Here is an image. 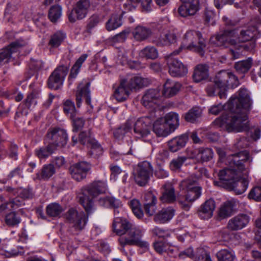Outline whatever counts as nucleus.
<instances>
[{"label": "nucleus", "mask_w": 261, "mask_h": 261, "mask_svg": "<svg viewBox=\"0 0 261 261\" xmlns=\"http://www.w3.org/2000/svg\"><path fill=\"white\" fill-rule=\"evenodd\" d=\"M251 106V99L247 90L241 88L238 95L231 96L225 106L214 105L209 109V112L217 115L224 108L227 112L216 119L214 124L228 132H242L249 128L248 114Z\"/></svg>", "instance_id": "1"}, {"label": "nucleus", "mask_w": 261, "mask_h": 261, "mask_svg": "<svg viewBox=\"0 0 261 261\" xmlns=\"http://www.w3.org/2000/svg\"><path fill=\"white\" fill-rule=\"evenodd\" d=\"M257 30L255 27H245L239 32L238 37L234 39L236 34L235 30H225L210 39L211 44L217 46L227 47L233 46L237 50L244 49L251 51L255 47Z\"/></svg>", "instance_id": "2"}, {"label": "nucleus", "mask_w": 261, "mask_h": 261, "mask_svg": "<svg viewBox=\"0 0 261 261\" xmlns=\"http://www.w3.org/2000/svg\"><path fill=\"white\" fill-rule=\"evenodd\" d=\"M229 167L220 171L219 181H214V185L225 188V185L231 184L241 176V173L247 175L249 172V166L252 161L247 151H240L229 155L228 158Z\"/></svg>", "instance_id": "3"}, {"label": "nucleus", "mask_w": 261, "mask_h": 261, "mask_svg": "<svg viewBox=\"0 0 261 261\" xmlns=\"http://www.w3.org/2000/svg\"><path fill=\"white\" fill-rule=\"evenodd\" d=\"M107 190V183L104 180H94L82 189L79 195V202L88 215L95 210L93 199L100 194L106 193Z\"/></svg>", "instance_id": "4"}, {"label": "nucleus", "mask_w": 261, "mask_h": 261, "mask_svg": "<svg viewBox=\"0 0 261 261\" xmlns=\"http://www.w3.org/2000/svg\"><path fill=\"white\" fill-rule=\"evenodd\" d=\"M143 232L142 230L132 224L125 235L119 238L118 242L120 245L122 247L126 245H135L147 250L149 248V244L148 242L141 240Z\"/></svg>", "instance_id": "5"}, {"label": "nucleus", "mask_w": 261, "mask_h": 261, "mask_svg": "<svg viewBox=\"0 0 261 261\" xmlns=\"http://www.w3.org/2000/svg\"><path fill=\"white\" fill-rule=\"evenodd\" d=\"M218 88L225 91L227 88H234L239 85L238 77L232 72L222 70L219 72L214 79Z\"/></svg>", "instance_id": "6"}, {"label": "nucleus", "mask_w": 261, "mask_h": 261, "mask_svg": "<svg viewBox=\"0 0 261 261\" xmlns=\"http://www.w3.org/2000/svg\"><path fill=\"white\" fill-rule=\"evenodd\" d=\"M65 217L71 226L77 231L84 229L88 221V216L84 212H78L74 208L69 209L66 213Z\"/></svg>", "instance_id": "7"}, {"label": "nucleus", "mask_w": 261, "mask_h": 261, "mask_svg": "<svg viewBox=\"0 0 261 261\" xmlns=\"http://www.w3.org/2000/svg\"><path fill=\"white\" fill-rule=\"evenodd\" d=\"M91 3L89 0H79L74 5L72 10L68 14L70 22L85 18L89 11Z\"/></svg>", "instance_id": "8"}, {"label": "nucleus", "mask_w": 261, "mask_h": 261, "mask_svg": "<svg viewBox=\"0 0 261 261\" xmlns=\"http://www.w3.org/2000/svg\"><path fill=\"white\" fill-rule=\"evenodd\" d=\"M155 117L153 114L139 118L134 125V132L137 137L143 138L149 135Z\"/></svg>", "instance_id": "9"}, {"label": "nucleus", "mask_w": 261, "mask_h": 261, "mask_svg": "<svg viewBox=\"0 0 261 261\" xmlns=\"http://www.w3.org/2000/svg\"><path fill=\"white\" fill-rule=\"evenodd\" d=\"M68 69L66 66L61 65L57 67L48 79V87L54 90L60 89L63 85Z\"/></svg>", "instance_id": "10"}, {"label": "nucleus", "mask_w": 261, "mask_h": 261, "mask_svg": "<svg viewBox=\"0 0 261 261\" xmlns=\"http://www.w3.org/2000/svg\"><path fill=\"white\" fill-rule=\"evenodd\" d=\"M48 143L56 149L57 146H64L67 143L68 136L64 129L60 128L50 129L47 134Z\"/></svg>", "instance_id": "11"}, {"label": "nucleus", "mask_w": 261, "mask_h": 261, "mask_svg": "<svg viewBox=\"0 0 261 261\" xmlns=\"http://www.w3.org/2000/svg\"><path fill=\"white\" fill-rule=\"evenodd\" d=\"M152 168L149 162L147 161L140 163L136 169L135 179L137 184L145 186L148 181L152 173Z\"/></svg>", "instance_id": "12"}, {"label": "nucleus", "mask_w": 261, "mask_h": 261, "mask_svg": "<svg viewBox=\"0 0 261 261\" xmlns=\"http://www.w3.org/2000/svg\"><path fill=\"white\" fill-rule=\"evenodd\" d=\"M91 169V165L85 161H81L71 166L69 169L73 179L80 181L85 179Z\"/></svg>", "instance_id": "13"}, {"label": "nucleus", "mask_w": 261, "mask_h": 261, "mask_svg": "<svg viewBox=\"0 0 261 261\" xmlns=\"http://www.w3.org/2000/svg\"><path fill=\"white\" fill-rule=\"evenodd\" d=\"M161 97L158 89L147 90L142 98V105L147 109H155L161 103Z\"/></svg>", "instance_id": "14"}, {"label": "nucleus", "mask_w": 261, "mask_h": 261, "mask_svg": "<svg viewBox=\"0 0 261 261\" xmlns=\"http://www.w3.org/2000/svg\"><path fill=\"white\" fill-rule=\"evenodd\" d=\"M173 52L167 58L169 72L173 77H181L185 75L188 70L187 67L178 59L173 58Z\"/></svg>", "instance_id": "15"}, {"label": "nucleus", "mask_w": 261, "mask_h": 261, "mask_svg": "<svg viewBox=\"0 0 261 261\" xmlns=\"http://www.w3.org/2000/svg\"><path fill=\"white\" fill-rule=\"evenodd\" d=\"M27 44L28 42L25 40H18L12 42L7 47L3 49L0 53V67L9 62L13 53L16 52L19 48Z\"/></svg>", "instance_id": "16"}, {"label": "nucleus", "mask_w": 261, "mask_h": 261, "mask_svg": "<svg viewBox=\"0 0 261 261\" xmlns=\"http://www.w3.org/2000/svg\"><path fill=\"white\" fill-rule=\"evenodd\" d=\"M178 9L179 14L183 17L194 15L199 10V0H180Z\"/></svg>", "instance_id": "17"}, {"label": "nucleus", "mask_w": 261, "mask_h": 261, "mask_svg": "<svg viewBox=\"0 0 261 261\" xmlns=\"http://www.w3.org/2000/svg\"><path fill=\"white\" fill-rule=\"evenodd\" d=\"M195 190L185 192V195H180L177 200L181 207L186 211H188L191 207V203L199 198L201 195V189L199 187H194Z\"/></svg>", "instance_id": "18"}, {"label": "nucleus", "mask_w": 261, "mask_h": 261, "mask_svg": "<svg viewBox=\"0 0 261 261\" xmlns=\"http://www.w3.org/2000/svg\"><path fill=\"white\" fill-rule=\"evenodd\" d=\"M201 33L195 31H188L184 36L181 45L178 50L173 51L174 54H179L182 50L192 48L194 46L193 43H196V41L199 39Z\"/></svg>", "instance_id": "19"}, {"label": "nucleus", "mask_w": 261, "mask_h": 261, "mask_svg": "<svg viewBox=\"0 0 261 261\" xmlns=\"http://www.w3.org/2000/svg\"><path fill=\"white\" fill-rule=\"evenodd\" d=\"M178 32L176 30L165 31L155 40L158 46H169L177 42Z\"/></svg>", "instance_id": "20"}, {"label": "nucleus", "mask_w": 261, "mask_h": 261, "mask_svg": "<svg viewBox=\"0 0 261 261\" xmlns=\"http://www.w3.org/2000/svg\"><path fill=\"white\" fill-rule=\"evenodd\" d=\"M249 221V217L246 215H238L228 221L227 227L232 231L240 230L246 226Z\"/></svg>", "instance_id": "21"}, {"label": "nucleus", "mask_w": 261, "mask_h": 261, "mask_svg": "<svg viewBox=\"0 0 261 261\" xmlns=\"http://www.w3.org/2000/svg\"><path fill=\"white\" fill-rule=\"evenodd\" d=\"M216 204L215 201L210 199L205 201L199 208L197 213L201 219H208L213 215Z\"/></svg>", "instance_id": "22"}, {"label": "nucleus", "mask_w": 261, "mask_h": 261, "mask_svg": "<svg viewBox=\"0 0 261 261\" xmlns=\"http://www.w3.org/2000/svg\"><path fill=\"white\" fill-rule=\"evenodd\" d=\"M113 96L118 101L125 100L130 94V90L127 86L126 81L122 80L118 85L114 86Z\"/></svg>", "instance_id": "23"}, {"label": "nucleus", "mask_w": 261, "mask_h": 261, "mask_svg": "<svg viewBox=\"0 0 261 261\" xmlns=\"http://www.w3.org/2000/svg\"><path fill=\"white\" fill-rule=\"evenodd\" d=\"M89 83H81L77 88L76 94V105L80 107L82 99H85L86 102L90 105L91 102L90 91L89 90Z\"/></svg>", "instance_id": "24"}, {"label": "nucleus", "mask_w": 261, "mask_h": 261, "mask_svg": "<svg viewBox=\"0 0 261 261\" xmlns=\"http://www.w3.org/2000/svg\"><path fill=\"white\" fill-rule=\"evenodd\" d=\"M132 224L125 219L120 217L115 218L113 223V231L120 237L126 234Z\"/></svg>", "instance_id": "25"}, {"label": "nucleus", "mask_w": 261, "mask_h": 261, "mask_svg": "<svg viewBox=\"0 0 261 261\" xmlns=\"http://www.w3.org/2000/svg\"><path fill=\"white\" fill-rule=\"evenodd\" d=\"M153 131L158 137H166L173 131L171 130L165 123L163 118H161L155 121L153 124Z\"/></svg>", "instance_id": "26"}, {"label": "nucleus", "mask_w": 261, "mask_h": 261, "mask_svg": "<svg viewBox=\"0 0 261 261\" xmlns=\"http://www.w3.org/2000/svg\"><path fill=\"white\" fill-rule=\"evenodd\" d=\"M188 140V136L186 134H182L174 137L168 142L169 149L175 152L184 148Z\"/></svg>", "instance_id": "27"}, {"label": "nucleus", "mask_w": 261, "mask_h": 261, "mask_svg": "<svg viewBox=\"0 0 261 261\" xmlns=\"http://www.w3.org/2000/svg\"><path fill=\"white\" fill-rule=\"evenodd\" d=\"M175 210L171 207L164 208L154 216V221L158 223H165L170 221L174 216Z\"/></svg>", "instance_id": "28"}, {"label": "nucleus", "mask_w": 261, "mask_h": 261, "mask_svg": "<svg viewBox=\"0 0 261 261\" xmlns=\"http://www.w3.org/2000/svg\"><path fill=\"white\" fill-rule=\"evenodd\" d=\"M249 181L246 178L241 180H236L231 184L229 183L225 185V189L232 190L236 194L240 195L245 192L248 188Z\"/></svg>", "instance_id": "29"}, {"label": "nucleus", "mask_w": 261, "mask_h": 261, "mask_svg": "<svg viewBox=\"0 0 261 261\" xmlns=\"http://www.w3.org/2000/svg\"><path fill=\"white\" fill-rule=\"evenodd\" d=\"M181 86V84L178 82L167 80L164 85L163 95L167 97L173 96L178 93Z\"/></svg>", "instance_id": "30"}, {"label": "nucleus", "mask_w": 261, "mask_h": 261, "mask_svg": "<svg viewBox=\"0 0 261 261\" xmlns=\"http://www.w3.org/2000/svg\"><path fill=\"white\" fill-rule=\"evenodd\" d=\"M236 202L233 200L227 201L220 207L218 216L221 219H225L231 216L234 212Z\"/></svg>", "instance_id": "31"}, {"label": "nucleus", "mask_w": 261, "mask_h": 261, "mask_svg": "<svg viewBox=\"0 0 261 261\" xmlns=\"http://www.w3.org/2000/svg\"><path fill=\"white\" fill-rule=\"evenodd\" d=\"M151 31L149 28L138 25L132 32L134 38L138 41H142L148 39L151 35Z\"/></svg>", "instance_id": "32"}, {"label": "nucleus", "mask_w": 261, "mask_h": 261, "mask_svg": "<svg viewBox=\"0 0 261 261\" xmlns=\"http://www.w3.org/2000/svg\"><path fill=\"white\" fill-rule=\"evenodd\" d=\"M194 158L198 162H208L213 157V151L209 148H200L195 150Z\"/></svg>", "instance_id": "33"}, {"label": "nucleus", "mask_w": 261, "mask_h": 261, "mask_svg": "<svg viewBox=\"0 0 261 261\" xmlns=\"http://www.w3.org/2000/svg\"><path fill=\"white\" fill-rule=\"evenodd\" d=\"M252 64V59L248 58L246 60L235 63L234 68L238 73L244 74L250 69Z\"/></svg>", "instance_id": "34"}, {"label": "nucleus", "mask_w": 261, "mask_h": 261, "mask_svg": "<svg viewBox=\"0 0 261 261\" xmlns=\"http://www.w3.org/2000/svg\"><path fill=\"white\" fill-rule=\"evenodd\" d=\"M165 123H167L169 128L174 132L179 125V118L178 115L175 112L167 113L164 118Z\"/></svg>", "instance_id": "35"}, {"label": "nucleus", "mask_w": 261, "mask_h": 261, "mask_svg": "<svg viewBox=\"0 0 261 261\" xmlns=\"http://www.w3.org/2000/svg\"><path fill=\"white\" fill-rule=\"evenodd\" d=\"M208 76V67L202 64L198 65L195 68L193 77L195 82L198 83L206 79Z\"/></svg>", "instance_id": "36"}, {"label": "nucleus", "mask_w": 261, "mask_h": 261, "mask_svg": "<svg viewBox=\"0 0 261 261\" xmlns=\"http://www.w3.org/2000/svg\"><path fill=\"white\" fill-rule=\"evenodd\" d=\"M206 91L209 96H214L218 94L221 99H226V94L222 88H219L216 84L215 81L214 83H211L207 85L206 88Z\"/></svg>", "instance_id": "37"}, {"label": "nucleus", "mask_w": 261, "mask_h": 261, "mask_svg": "<svg viewBox=\"0 0 261 261\" xmlns=\"http://www.w3.org/2000/svg\"><path fill=\"white\" fill-rule=\"evenodd\" d=\"M98 203L100 205L106 207H113L119 208L121 206L122 204L120 200L116 199L111 196H105L100 197L98 199Z\"/></svg>", "instance_id": "38"}, {"label": "nucleus", "mask_w": 261, "mask_h": 261, "mask_svg": "<svg viewBox=\"0 0 261 261\" xmlns=\"http://www.w3.org/2000/svg\"><path fill=\"white\" fill-rule=\"evenodd\" d=\"M176 199L174 189L171 185H167L164 187L161 200L163 202H172Z\"/></svg>", "instance_id": "39"}, {"label": "nucleus", "mask_w": 261, "mask_h": 261, "mask_svg": "<svg viewBox=\"0 0 261 261\" xmlns=\"http://www.w3.org/2000/svg\"><path fill=\"white\" fill-rule=\"evenodd\" d=\"M139 56L147 59L154 60L158 57L157 49L152 46H147L141 49L139 53Z\"/></svg>", "instance_id": "40"}, {"label": "nucleus", "mask_w": 261, "mask_h": 261, "mask_svg": "<svg viewBox=\"0 0 261 261\" xmlns=\"http://www.w3.org/2000/svg\"><path fill=\"white\" fill-rule=\"evenodd\" d=\"M147 83V79L138 76H133L128 82L126 81L127 86L129 90L141 88L143 86H146Z\"/></svg>", "instance_id": "41"}, {"label": "nucleus", "mask_w": 261, "mask_h": 261, "mask_svg": "<svg viewBox=\"0 0 261 261\" xmlns=\"http://www.w3.org/2000/svg\"><path fill=\"white\" fill-rule=\"evenodd\" d=\"M56 150L55 147L48 143L46 146H43L35 150V155L40 159H46Z\"/></svg>", "instance_id": "42"}, {"label": "nucleus", "mask_w": 261, "mask_h": 261, "mask_svg": "<svg viewBox=\"0 0 261 261\" xmlns=\"http://www.w3.org/2000/svg\"><path fill=\"white\" fill-rule=\"evenodd\" d=\"M63 109L64 113L70 118H74L78 115V111L75 109L74 102L69 99L63 102Z\"/></svg>", "instance_id": "43"}, {"label": "nucleus", "mask_w": 261, "mask_h": 261, "mask_svg": "<svg viewBox=\"0 0 261 261\" xmlns=\"http://www.w3.org/2000/svg\"><path fill=\"white\" fill-rule=\"evenodd\" d=\"M55 173V169L51 164L45 165L42 167L40 173L37 174V177L40 179H49Z\"/></svg>", "instance_id": "44"}, {"label": "nucleus", "mask_w": 261, "mask_h": 261, "mask_svg": "<svg viewBox=\"0 0 261 261\" xmlns=\"http://www.w3.org/2000/svg\"><path fill=\"white\" fill-rule=\"evenodd\" d=\"M88 57L87 54H83L76 60L72 67L71 68L69 79H75L80 71L81 67L83 63L85 61Z\"/></svg>", "instance_id": "45"}, {"label": "nucleus", "mask_w": 261, "mask_h": 261, "mask_svg": "<svg viewBox=\"0 0 261 261\" xmlns=\"http://www.w3.org/2000/svg\"><path fill=\"white\" fill-rule=\"evenodd\" d=\"M122 25L120 14H113L111 16L106 23V29L108 31L114 30Z\"/></svg>", "instance_id": "46"}, {"label": "nucleus", "mask_w": 261, "mask_h": 261, "mask_svg": "<svg viewBox=\"0 0 261 261\" xmlns=\"http://www.w3.org/2000/svg\"><path fill=\"white\" fill-rule=\"evenodd\" d=\"M180 187L181 189L185 190V192L195 190L194 187H199L197 184V178L195 177H190L180 182Z\"/></svg>", "instance_id": "47"}, {"label": "nucleus", "mask_w": 261, "mask_h": 261, "mask_svg": "<svg viewBox=\"0 0 261 261\" xmlns=\"http://www.w3.org/2000/svg\"><path fill=\"white\" fill-rule=\"evenodd\" d=\"M65 38V35L63 33L60 31L57 32L51 36L48 42V45L51 47H58L60 45Z\"/></svg>", "instance_id": "48"}, {"label": "nucleus", "mask_w": 261, "mask_h": 261, "mask_svg": "<svg viewBox=\"0 0 261 261\" xmlns=\"http://www.w3.org/2000/svg\"><path fill=\"white\" fill-rule=\"evenodd\" d=\"M195 261H212L210 252L204 248H198L196 250Z\"/></svg>", "instance_id": "49"}, {"label": "nucleus", "mask_w": 261, "mask_h": 261, "mask_svg": "<svg viewBox=\"0 0 261 261\" xmlns=\"http://www.w3.org/2000/svg\"><path fill=\"white\" fill-rule=\"evenodd\" d=\"M5 223L10 227H14L17 226L21 222L20 217L18 216L16 213L12 212L5 216Z\"/></svg>", "instance_id": "50"}, {"label": "nucleus", "mask_w": 261, "mask_h": 261, "mask_svg": "<svg viewBox=\"0 0 261 261\" xmlns=\"http://www.w3.org/2000/svg\"><path fill=\"white\" fill-rule=\"evenodd\" d=\"M219 261H234L235 256L233 252L228 249H222L217 253Z\"/></svg>", "instance_id": "51"}, {"label": "nucleus", "mask_w": 261, "mask_h": 261, "mask_svg": "<svg viewBox=\"0 0 261 261\" xmlns=\"http://www.w3.org/2000/svg\"><path fill=\"white\" fill-rule=\"evenodd\" d=\"M46 211L49 216L57 217L62 212L63 208L58 203H53L47 206Z\"/></svg>", "instance_id": "52"}, {"label": "nucleus", "mask_w": 261, "mask_h": 261, "mask_svg": "<svg viewBox=\"0 0 261 261\" xmlns=\"http://www.w3.org/2000/svg\"><path fill=\"white\" fill-rule=\"evenodd\" d=\"M129 205L132 208L134 214L138 219H141L144 216L141 204L139 200L134 199L129 202Z\"/></svg>", "instance_id": "53"}, {"label": "nucleus", "mask_w": 261, "mask_h": 261, "mask_svg": "<svg viewBox=\"0 0 261 261\" xmlns=\"http://www.w3.org/2000/svg\"><path fill=\"white\" fill-rule=\"evenodd\" d=\"M196 43H193L194 46L191 49H188V50L193 51L198 53L200 56H203L204 53V48L205 47V40L200 35L199 39H198Z\"/></svg>", "instance_id": "54"}, {"label": "nucleus", "mask_w": 261, "mask_h": 261, "mask_svg": "<svg viewBox=\"0 0 261 261\" xmlns=\"http://www.w3.org/2000/svg\"><path fill=\"white\" fill-rule=\"evenodd\" d=\"M201 111L198 108H194L186 114L185 119L186 121L194 123L201 116Z\"/></svg>", "instance_id": "55"}, {"label": "nucleus", "mask_w": 261, "mask_h": 261, "mask_svg": "<svg viewBox=\"0 0 261 261\" xmlns=\"http://www.w3.org/2000/svg\"><path fill=\"white\" fill-rule=\"evenodd\" d=\"M62 15V8L59 5L51 7L49 11L48 17L51 21L56 22Z\"/></svg>", "instance_id": "56"}, {"label": "nucleus", "mask_w": 261, "mask_h": 261, "mask_svg": "<svg viewBox=\"0 0 261 261\" xmlns=\"http://www.w3.org/2000/svg\"><path fill=\"white\" fill-rule=\"evenodd\" d=\"M38 97L37 92H33L29 94L24 100V105L26 108L30 109L32 106H35L37 103L36 99Z\"/></svg>", "instance_id": "57"}, {"label": "nucleus", "mask_w": 261, "mask_h": 261, "mask_svg": "<svg viewBox=\"0 0 261 261\" xmlns=\"http://www.w3.org/2000/svg\"><path fill=\"white\" fill-rule=\"evenodd\" d=\"M186 160V158L183 156L173 159L170 164L171 169L174 171L179 169Z\"/></svg>", "instance_id": "58"}, {"label": "nucleus", "mask_w": 261, "mask_h": 261, "mask_svg": "<svg viewBox=\"0 0 261 261\" xmlns=\"http://www.w3.org/2000/svg\"><path fill=\"white\" fill-rule=\"evenodd\" d=\"M169 243L165 241H156L154 243V250L159 253L162 254L167 250Z\"/></svg>", "instance_id": "59"}, {"label": "nucleus", "mask_w": 261, "mask_h": 261, "mask_svg": "<svg viewBox=\"0 0 261 261\" xmlns=\"http://www.w3.org/2000/svg\"><path fill=\"white\" fill-rule=\"evenodd\" d=\"M248 198L257 201H261V187H255L252 189L248 194Z\"/></svg>", "instance_id": "60"}, {"label": "nucleus", "mask_w": 261, "mask_h": 261, "mask_svg": "<svg viewBox=\"0 0 261 261\" xmlns=\"http://www.w3.org/2000/svg\"><path fill=\"white\" fill-rule=\"evenodd\" d=\"M178 256L180 258H184L188 257L195 260V257H196V250L194 251L193 248L189 247L185 250L179 252L178 253Z\"/></svg>", "instance_id": "61"}, {"label": "nucleus", "mask_w": 261, "mask_h": 261, "mask_svg": "<svg viewBox=\"0 0 261 261\" xmlns=\"http://www.w3.org/2000/svg\"><path fill=\"white\" fill-rule=\"evenodd\" d=\"M204 17L206 22L213 24L215 21L216 14L213 10L206 8L204 11Z\"/></svg>", "instance_id": "62"}, {"label": "nucleus", "mask_w": 261, "mask_h": 261, "mask_svg": "<svg viewBox=\"0 0 261 261\" xmlns=\"http://www.w3.org/2000/svg\"><path fill=\"white\" fill-rule=\"evenodd\" d=\"M7 204L10 205L12 208L16 209L24 204V199L21 196H18L7 202Z\"/></svg>", "instance_id": "63"}, {"label": "nucleus", "mask_w": 261, "mask_h": 261, "mask_svg": "<svg viewBox=\"0 0 261 261\" xmlns=\"http://www.w3.org/2000/svg\"><path fill=\"white\" fill-rule=\"evenodd\" d=\"M72 120L73 125V130L75 131H77L84 126L85 121L82 118L76 116L74 117V118H70Z\"/></svg>", "instance_id": "64"}]
</instances>
